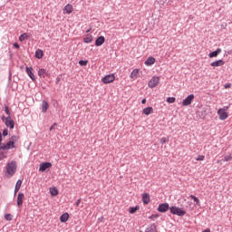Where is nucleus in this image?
Masks as SVG:
<instances>
[{
	"instance_id": "f257e3e1",
	"label": "nucleus",
	"mask_w": 232,
	"mask_h": 232,
	"mask_svg": "<svg viewBox=\"0 0 232 232\" xmlns=\"http://www.w3.org/2000/svg\"><path fill=\"white\" fill-rule=\"evenodd\" d=\"M14 148H15V144H14L12 141H8L6 144H0V160H3V159H5L6 157L4 151H8V150H14Z\"/></svg>"
},
{
	"instance_id": "f03ea898",
	"label": "nucleus",
	"mask_w": 232,
	"mask_h": 232,
	"mask_svg": "<svg viewBox=\"0 0 232 232\" xmlns=\"http://www.w3.org/2000/svg\"><path fill=\"white\" fill-rule=\"evenodd\" d=\"M16 171H17V162L15 160H13L10 163H7L6 173L8 175H11V177H12V176L15 175Z\"/></svg>"
},
{
	"instance_id": "7ed1b4c3",
	"label": "nucleus",
	"mask_w": 232,
	"mask_h": 232,
	"mask_svg": "<svg viewBox=\"0 0 232 232\" xmlns=\"http://www.w3.org/2000/svg\"><path fill=\"white\" fill-rule=\"evenodd\" d=\"M169 209L171 215H177L178 217H184V215H186V210H182V208L179 207L172 206Z\"/></svg>"
},
{
	"instance_id": "20e7f679",
	"label": "nucleus",
	"mask_w": 232,
	"mask_h": 232,
	"mask_svg": "<svg viewBox=\"0 0 232 232\" xmlns=\"http://www.w3.org/2000/svg\"><path fill=\"white\" fill-rule=\"evenodd\" d=\"M2 121H5V124L7 128H10V130H14L15 128V121L12 120L10 116L5 118V116L2 117Z\"/></svg>"
},
{
	"instance_id": "39448f33",
	"label": "nucleus",
	"mask_w": 232,
	"mask_h": 232,
	"mask_svg": "<svg viewBox=\"0 0 232 232\" xmlns=\"http://www.w3.org/2000/svg\"><path fill=\"white\" fill-rule=\"evenodd\" d=\"M159 82H160V78L159 76H153L148 83L149 88H156L159 86Z\"/></svg>"
},
{
	"instance_id": "423d86ee",
	"label": "nucleus",
	"mask_w": 232,
	"mask_h": 232,
	"mask_svg": "<svg viewBox=\"0 0 232 232\" xmlns=\"http://www.w3.org/2000/svg\"><path fill=\"white\" fill-rule=\"evenodd\" d=\"M113 81H115L114 74H108L102 79V82H103V84H110V82H113Z\"/></svg>"
},
{
	"instance_id": "0eeeda50",
	"label": "nucleus",
	"mask_w": 232,
	"mask_h": 232,
	"mask_svg": "<svg viewBox=\"0 0 232 232\" xmlns=\"http://www.w3.org/2000/svg\"><path fill=\"white\" fill-rule=\"evenodd\" d=\"M169 209V204L168 203H161L158 207L159 213H166Z\"/></svg>"
},
{
	"instance_id": "6e6552de",
	"label": "nucleus",
	"mask_w": 232,
	"mask_h": 232,
	"mask_svg": "<svg viewBox=\"0 0 232 232\" xmlns=\"http://www.w3.org/2000/svg\"><path fill=\"white\" fill-rule=\"evenodd\" d=\"M193 99H195V95L189 94L185 100H183L182 106H189V104L193 102Z\"/></svg>"
},
{
	"instance_id": "1a4fd4ad",
	"label": "nucleus",
	"mask_w": 232,
	"mask_h": 232,
	"mask_svg": "<svg viewBox=\"0 0 232 232\" xmlns=\"http://www.w3.org/2000/svg\"><path fill=\"white\" fill-rule=\"evenodd\" d=\"M25 72L27 75L30 77V79L34 82L35 81V75L34 74V68L33 67H26Z\"/></svg>"
},
{
	"instance_id": "9d476101",
	"label": "nucleus",
	"mask_w": 232,
	"mask_h": 232,
	"mask_svg": "<svg viewBox=\"0 0 232 232\" xmlns=\"http://www.w3.org/2000/svg\"><path fill=\"white\" fill-rule=\"evenodd\" d=\"M23 200H24V194L23 192L18 193L16 204L18 208L23 206Z\"/></svg>"
},
{
	"instance_id": "9b49d317",
	"label": "nucleus",
	"mask_w": 232,
	"mask_h": 232,
	"mask_svg": "<svg viewBox=\"0 0 232 232\" xmlns=\"http://www.w3.org/2000/svg\"><path fill=\"white\" fill-rule=\"evenodd\" d=\"M49 168H52L51 162H43L42 164H40L39 171H44Z\"/></svg>"
},
{
	"instance_id": "f8f14e48",
	"label": "nucleus",
	"mask_w": 232,
	"mask_h": 232,
	"mask_svg": "<svg viewBox=\"0 0 232 232\" xmlns=\"http://www.w3.org/2000/svg\"><path fill=\"white\" fill-rule=\"evenodd\" d=\"M219 53H222V49L218 48L216 51L209 53L208 57H210V59H213V57H218Z\"/></svg>"
},
{
	"instance_id": "ddd939ff",
	"label": "nucleus",
	"mask_w": 232,
	"mask_h": 232,
	"mask_svg": "<svg viewBox=\"0 0 232 232\" xmlns=\"http://www.w3.org/2000/svg\"><path fill=\"white\" fill-rule=\"evenodd\" d=\"M105 41L106 38H104V36H99L95 41V46H102Z\"/></svg>"
},
{
	"instance_id": "4468645a",
	"label": "nucleus",
	"mask_w": 232,
	"mask_h": 232,
	"mask_svg": "<svg viewBox=\"0 0 232 232\" xmlns=\"http://www.w3.org/2000/svg\"><path fill=\"white\" fill-rule=\"evenodd\" d=\"M226 64V62L224 60H217L215 62H212L210 63V66L217 67V66H224Z\"/></svg>"
},
{
	"instance_id": "2eb2a0df",
	"label": "nucleus",
	"mask_w": 232,
	"mask_h": 232,
	"mask_svg": "<svg viewBox=\"0 0 232 232\" xmlns=\"http://www.w3.org/2000/svg\"><path fill=\"white\" fill-rule=\"evenodd\" d=\"M48 108H50V104L46 101L42 102V112L46 113L48 111Z\"/></svg>"
},
{
	"instance_id": "dca6fc26",
	"label": "nucleus",
	"mask_w": 232,
	"mask_h": 232,
	"mask_svg": "<svg viewBox=\"0 0 232 232\" xmlns=\"http://www.w3.org/2000/svg\"><path fill=\"white\" fill-rule=\"evenodd\" d=\"M64 14H72L73 12V6L70 4L66 5L63 8Z\"/></svg>"
},
{
	"instance_id": "f3484780",
	"label": "nucleus",
	"mask_w": 232,
	"mask_h": 232,
	"mask_svg": "<svg viewBox=\"0 0 232 232\" xmlns=\"http://www.w3.org/2000/svg\"><path fill=\"white\" fill-rule=\"evenodd\" d=\"M93 42V35L92 34H87L84 38H83V43H85V44H90V43Z\"/></svg>"
},
{
	"instance_id": "a211bd4d",
	"label": "nucleus",
	"mask_w": 232,
	"mask_h": 232,
	"mask_svg": "<svg viewBox=\"0 0 232 232\" xmlns=\"http://www.w3.org/2000/svg\"><path fill=\"white\" fill-rule=\"evenodd\" d=\"M145 64H146V66H151V65L155 64V58L153 56L149 57L145 61Z\"/></svg>"
},
{
	"instance_id": "6ab92c4d",
	"label": "nucleus",
	"mask_w": 232,
	"mask_h": 232,
	"mask_svg": "<svg viewBox=\"0 0 232 232\" xmlns=\"http://www.w3.org/2000/svg\"><path fill=\"white\" fill-rule=\"evenodd\" d=\"M150 195L148 193L142 194V202H143V204H150Z\"/></svg>"
},
{
	"instance_id": "aec40b11",
	"label": "nucleus",
	"mask_w": 232,
	"mask_h": 232,
	"mask_svg": "<svg viewBox=\"0 0 232 232\" xmlns=\"http://www.w3.org/2000/svg\"><path fill=\"white\" fill-rule=\"evenodd\" d=\"M68 218H70V215L68 214V212L63 213L61 217H60V222H68Z\"/></svg>"
},
{
	"instance_id": "412c9836",
	"label": "nucleus",
	"mask_w": 232,
	"mask_h": 232,
	"mask_svg": "<svg viewBox=\"0 0 232 232\" xmlns=\"http://www.w3.org/2000/svg\"><path fill=\"white\" fill-rule=\"evenodd\" d=\"M38 75L39 77H42V79H44V77H46V75H48V72H46V69H39L38 71Z\"/></svg>"
},
{
	"instance_id": "4be33fe9",
	"label": "nucleus",
	"mask_w": 232,
	"mask_h": 232,
	"mask_svg": "<svg viewBox=\"0 0 232 232\" xmlns=\"http://www.w3.org/2000/svg\"><path fill=\"white\" fill-rule=\"evenodd\" d=\"M145 232H157V225L151 224L149 227L146 228Z\"/></svg>"
},
{
	"instance_id": "5701e85b",
	"label": "nucleus",
	"mask_w": 232,
	"mask_h": 232,
	"mask_svg": "<svg viewBox=\"0 0 232 232\" xmlns=\"http://www.w3.org/2000/svg\"><path fill=\"white\" fill-rule=\"evenodd\" d=\"M218 115L219 116L220 121H226V119H227V112H226L224 111L218 113Z\"/></svg>"
},
{
	"instance_id": "b1692460",
	"label": "nucleus",
	"mask_w": 232,
	"mask_h": 232,
	"mask_svg": "<svg viewBox=\"0 0 232 232\" xmlns=\"http://www.w3.org/2000/svg\"><path fill=\"white\" fill-rule=\"evenodd\" d=\"M43 55H44V53H43V50L37 49L35 51V57H36V59H43Z\"/></svg>"
},
{
	"instance_id": "393cba45",
	"label": "nucleus",
	"mask_w": 232,
	"mask_h": 232,
	"mask_svg": "<svg viewBox=\"0 0 232 232\" xmlns=\"http://www.w3.org/2000/svg\"><path fill=\"white\" fill-rule=\"evenodd\" d=\"M30 35L28 34L24 33L19 36V41L23 43V41H26V39H29Z\"/></svg>"
},
{
	"instance_id": "a878e982",
	"label": "nucleus",
	"mask_w": 232,
	"mask_h": 232,
	"mask_svg": "<svg viewBox=\"0 0 232 232\" xmlns=\"http://www.w3.org/2000/svg\"><path fill=\"white\" fill-rule=\"evenodd\" d=\"M22 184H23V181L21 179H18L16 184H15V187H14L15 193L19 192V190L21 189V185Z\"/></svg>"
},
{
	"instance_id": "bb28decb",
	"label": "nucleus",
	"mask_w": 232,
	"mask_h": 232,
	"mask_svg": "<svg viewBox=\"0 0 232 232\" xmlns=\"http://www.w3.org/2000/svg\"><path fill=\"white\" fill-rule=\"evenodd\" d=\"M153 111V107H147L143 109L144 115H150Z\"/></svg>"
},
{
	"instance_id": "cd10ccee",
	"label": "nucleus",
	"mask_w": 232,
	"mask_h": 232,
	"mask_svg": "<svg viewBox=\"0 0 232 232\" xmlns=\"http://www.w3.org/2000/svg\"><path fill=\"white\" fill-rule=\"evenodd\" d=\"M137 75H139V69H134L131 72H130V79H135V77H137Z\"/></svg>"
},
{
	"instance_id": "c85d7f7f",
	"label": "nucleus",
	"mask_w": 232,
	"mask_h": 232,
	"mask_svg": "<svg viewBox=\"0 0 232 232\" xmlns=\"http://www.w3.org/2000/svg\"><path fill=\"white\" fill-rule=\"evenodd\" d=\"M190 198L196 202L197 206H200V200L195 195H190Z\"/></svg>"
},
{
	"instance_id": "c756f323",
	"label": "nucleus",
	"mask_w": 232,
	"mask_h": 232,
	"mask_svg": "<svg viewBox=\"0 0 232 232\" xmlns=\"http://www.w3.org/2000/svg\"><path fill=\"white\" fill-rule=\"evenodd\" d=\"M51 195H53V197H57V195H59V190L55 187L51 188Z\"/></svg>"
},
{
	"instance_id": "7c9ffc66",
	"label": "nucleus",
	"mask_w": 232,
	"mask_h": 232,
	"mask_svg": "<svg viewBox=\"0 0 232 232\" xmlns=\"http://www.w3.org/2000/svg\"><path fill=\"white\" fill-rule=\"evenodd\" d=\"M17 140H19V137L13 135L10 139H9V142H13V144H15V142H17Z\"/></svg>"
},
{
	"instance_id": "2f4dec72",
	"label": "nucleus",
	"mask_w": 232,
	"mask_h": 232,
	"mask_svg": "<svg viewBox=\"0 0 232 232\" xmlns=\"http://www.w3.org/2000/svg\"><path fill=\"white\" fill-rule=\"evenodd\" d=\"M5 220H7L8 222L14 220V216L12 214H5Z\"/></svg>"
},
{
	"instance_id": "473e14b6",
	"label": "nucleus",
	"mask_w": 232,
	"mask_h": 232,
	"mask_svg": "<svg viewBox=\"0 0 232 232\" xmlns=\"http://www.w3.org/2000/svg\"><path fill=\"white\" fill-rule=\"evenodd\" d=\"M139 209V206H136V207H132V208H130V213L131 214V215H133V213H137V210Z\"/></svg>"
},
{
	"instance_id": "72a5a7b5",
	"label": "nucleus",
	"mask_w": 232,
	"mask_h": 232,
	"mask_svg": "<svg viewBox=\"0 0 232 232\" xmlns=\"http://www.w3.org/2000/svg\"><path fill=\"white\" fill-rule=\"evenodd\" d=\"M175 101H176L175 97L167 98V102H169V104H173V102H175Z\"/></svg>"
},
{
	"instance_id": "f704fd0d",
	"label": "nucleus",
	"mask_w": 232,
	"mask_h": 232,
	"mask_svg": "<svg viewBox=\"0 0 232 232\" xmlns=\"http://www.w3.org/2000/svg\"><path fill=\"white\" fill-rule=\"evenodd\" d=\"M79 64L80 66H86V64H88V60H80Z\"/></svg>"
},
{
	"instance_id": "c9c22d12",
	"label": "nucleus",
	"mask_w": 232,
	"mask_h": 232,
	"mask_svg": "<svg viewBox=\"0 0 232 232\" xmlns=\"http://www.w3.org/2000/svg\"><path fill=\"white\" fill-rule=\"evenodd\" d=\"M227 110H229V106H224L223 108L218 110V113H220L221 111H227Z\"/></svg>"
},
{
	"instance_id": "e433bc0d",
	"label": "nucleus",
	"mask_w": 232,
	"mask_h": 232,
	"mask_svg": "<svg viewBox=\"0 0 232 232\" xmlns=\"http://www.w3.org/2000/svg\"><path fill=\"white\" fill-rule=\"evenodd\" d=\"M5 112L6 113V115H8V117H10L11 115L10 109L6 105H5Z\"/></svg>"
},
{
	"instance_id": "4c0bfd02",
	"label": "nucleus",
	"mask_w": 232,
	"mask_h": 232,
	"mask_svg": "<svg viewBox=\"0 0 232 232\" xmlns=\"http://www.w3.org/2000/svg\"><path fill=\"white\" fill-rule=\"evenodd\" d=\"M232 160L231 155H227V156H225V157H224V160H225L226 162H229V160Z\"/></svg>"
},
{
	"instance_id": "58836bf2",
	"label": "nucleus",
	"mask_w": 232,
	"mask_h": 232,
	"mask_svg": "<svg viewBox=\"0 0 232 232\" xmlns=\"http://www.w3.org/2000/svg\"><path fill=\"white\" fill-rule=\"evenodd\" d=\"M160 142V144H166V142H168V138H161Z\"/></svg>"
},
{
	"instance_id": "ea45409f",
	"label": "nucleus",
	"mask_w": 232,
	"mask_h": 232,
	"mask_svg": "<svg viewBox=\"0 0 232 232\" xmlns=\"http://www.w3.org/2000/svg\"><path fill=\"white\" fill-rule=\"evenodd\" d=\"M7 135H8V129H5V130H3V136H4V137H7Z\"/></svg>"
},
{
	"instance_id": "a19ab883",
	"label": "nucleus",
	"mask_w": 232,
	"mask_h": 232,
	"mask_svg": "<svg viewBox=\"0 0 232 232\" xmlns=\"http://www.w3.org/2000/svg\"><path fill=\"white\" fill-rule=\"evenodd\" d=\"M149 218L150 220H154V218H159V215H151L150 217H149Z\"/></svg>"
},
{
	"instance_id": "79ce46f5",
	"label": "nucleus",
	"mask_w": 232,
	"mask_h": 232,
	"mask_svg": "<svg viewBox=\"0 0 232 232\" xmlns=\"http://www.w3.org/2000/svg\"><path fill=\"white\" fill-rule=\"evenodd\" d=\"M196 160H204V156H202V155L198 156Z\"/></svg>"
},
{
	"instance_id": "37998d69",
	"label": "nucleus",
	"mask_w": 232,
	"mask_h": 232,
	"mask_svg": "<svg viewBox=\"0 0 232 232\" xmlns=\"http://www.w3.org/2000/svg\"><path fill=\"white\" fill-rule=\"evenodd\" d=\"M75 204H76L77 208H79V206H80V204H81V198L77 199V201H76Z\"/></svg>"
},
{
	"instance_id": "c03bdc74",
	"label": "nucleus",
	"mask_w": 232,
	"mask_h": 232,
	"mask_svg": "<svg viewBox=\"0 0 232 232\" xmlns=\"http://www.w3.org/2000/svg\"><path fill=\"white\" fill-rule=\"evenodd\" d=\"M55 126H57V123H54L53 125H52V126L50 127V131H52V130H53V128H55Z\"/></svg>"
},
{
	"instance_id": "a18cd8bd",
	"label": "nucleus",
	"mask_w": 232,
	"mask_h": 232,
	"mask_svg": "<svg viewBox=\"0 0 232 232\" xmlns=\"http://www.w3.org/2000/svg\"><path fill=\"white\" fill-rule=\"evenodd\" d=\"M1 142H3V133L0 132V144H3Z\"/></svg>"
},
{
	"instance_id": "49530a36",
	"label": "nucleus",
	"mask_w": 232,
	"mask_h": 232,
	"mask_svg": "<svg viewBox=\"0 0 232 232\" xmlns=\"http://www.w3.org/2000/svg\"><path fill=\"white\" fill-rule=\"evenodd\" d=\"M60 82H61V78L57 77L56 78V84H59Z\"/></svg>"
},
{
	"instance_id": "de8ad7c7",
	"label": "nucleus",
	"mask_w": 232,
	"mask_h": 232,
	"mask_svg": "<svg viewBox=\"0 0 232 232\" xmlns=\"http://www.w3.org/2000/svg\"><path fill=\"white\" fill-rule=\"evenodd\" d=\"M14 48H19V44H17V43L14 44Z\"/></svg>"
},
{
	"instance_id": "09e8293b",
	"label": "nucleus",
	"mask_w": 232,
	"mask_h": 232,
	"mask_svg": "<svg viewBox=\"0 0 232 232\" xmlns=\"http://www.w3.org/2000/svg\"><path fill=\"white\" fill-rule=\"evenodd\" d=\"M225 88H226V89L231 88V84H227V85H225Z\"/></svg>"
},
{
	"instance_id": "8fccbe9b",
	"label": "nucleus",
	"mask_w": 232,
	"mask_h": 232,
	"mask_svg": "<svg viewBox=\"0 0 232 232\" xmlns=\"http://www.w3.org/2000/svg\"><path fill=\"white\" fill-rule=\"evenodd\" d=\"M146 102V99H143L142 101H141V104H144Z\"/></svg>"
},
{
	"instance_id": "3c124183",
	"label": "nucleus",
	"mask_w": 232,
	"mask_h": 232,
	"mask_svg": "<svg viewBox=\"0 0 232 232\" xmlns=\"http://www.w3.org/2000/svg\"><path fill=\"white\" fill-rule=\"evenodd\" d=\"M14 196L17 195V192H15V189H14Z\"/></svg>"
},
{
	"instance_id": "603ef678",
	"label": "nucleus",
	"mask_w": 232,
	"mask_h": 232,
	"mask_svg": "<svg viewBox=\"0 0 232 232\" xmlns=\"http://www.w3.org/2000/svg\"><path fill=\"white\" fill-rule=\"evenodd\" d=\"M88 32H90V30H87L86 33L88 34Z\"/></svg>"
},
{
	"instance_id": "864d4df0",
	"label": "nucleus",
	"mask_w": 232,
	"mask_h": 232,
	"mask_svg": "<svg viewBox=\"0 0 232 232\" xmlns=\"http://www.w3.org/2000/svg\"><path fill=\"white\" fill-rule=\"evenodd\" d=\"M139 232H142V230H140Z\"/></svg>"
}]
</instances>
